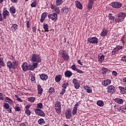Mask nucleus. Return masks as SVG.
Masks as SVG:
<instances>
[{"instance_id": "obj_1", "label": "nucleus", "mask_w": 126, "mask_h": 126, "mask_svg": "<svg viewBox=\"0 0 126 126\" xmlns=\"http://www.w3.org/2000/svg\"><path fill=\"white\" fill-rule=\"evenodd\" d=\"M12 62L11 61H8L7 63V66L9 69H16L17 66H18V61L14 60V58L12 57Z\"/></svg>"}, {"instance_id": "obj_2", "label": "nucleus", "mask_w": 126, "mask_h": 126, "mask_svg": "<svg viewBox=\"0 0 126 126\" xmlns=\"http://www.w3.org/2000/svg\"><path fill=\"white\" fill-rule=\"evenodd\" d=\"M126 18V13L121 12L118 13L116 17L115 18V22L116 23H120V22H123Z\"/></svg>"}, {"instance_id": "obj_3", "label": "nucleus", "mask_w": 126, "mask_h": 126, "mask_svg": "<svg viewBox=\"0 0 126 126\" xmlns=\"http://www.w3.org/2000/svg\"><path fill=\"white\" fill-rule=\"evenodd\" d=\"M60 55H61L62 57H63V61H67L68 60H69V56L68 55V53H66L65 51L61 50Z\"/></svg>"}, {"instance_id": "obj_4", "label": "nucleus", "mask_w": 126, "mask_h": 126, "mask_svg": "<svg viewBox=\"0 0 126 126\" xmlns=\"http://www.w3.org/2000/svg\"><path fill=\"white\" fill-rule=\"evenodd\" d=\"M32 61L34 62L41 63V58L39 55L34 54L32 56Z\"/></svg>"}, {"instance_id": "obj_5", "label": "nucleus", "mask_w": 126, "mask_h": 126, "mask_svg": "<svg viewBox=\"0 0 126 126\" xmlns=\"http://www.w3.org/2000/svg\"><path fill=\"white\" fill-rule=\"evenodd\" d=\"M88 42L90 44H98L99 40H98V38L96 37H92L88 39Z\"/></svg>"}, {"instance_id": "obj_6", "label": "nucleus", "mask_w": 126, "mask_h": 126, "mask_svg": "<svg viewBox=\"0 0 126 126\" xmlns=\"http://www.w3.org/2000/svg\"><path fill=\"white\" fill-rule=\"evenodd\" d=\"M50 8L54 10V11H55V13H56V14L58 15V14H60V13H61V10H60V8L59 7H58V6H57L55 4H51Z\"/></svg>"}, {"instance_id": "obj_7", "label": "nucleus", "mask_w": 126, "mask_h": 126, "mask_svg": "<svg viewBox=\"0 0 126 126\" xmlns=\"http://www.w3.org/2000/svg\"><path fill=\"white\" fill-rule=\"evenodd\" d=\"M22 68L23 71H27V70H31L30 64L28 65V64L26 62H25L22 64Z\"/></svg>"}, {"instance_id": "obj_8", "label": "nucleus", "mask_w": 126, "mask_h": 126, "mask_svg": "<svg viewBox=\"0 0 126 126\" xmlns=\"http://www.w3.org/2000/svg\"><path fill=\"white\" fill-rule=\"evenodd\" d=\"M48 17L49 19H51L54 21H57V20H58V15L56 13L49 14Z\"/></svg>"}, {"instance_id": "obj_9", "label": "nucleus", "mask_w": 126, "mask_h": 126, "mask_svg": "<svg viewBox=\"0 0 126 126\" xmlns=\"http://www.w3.org/2000/svg\"><path fill=\"white\" fill-rule=\"evenodd\" d=\"M111 4L114 8H121L122 5H123V4L118 1L112 2Z\"/></svg>"}, {"instance_id": "obj_10", "label": "nucleus", "mask_w": 126, "mask_h": 126, "mask_svg": "<svg viewBox=\"0 0 126 126\" xmlns=\"http://www.w3.org/2000/svg\"><path fill=\"white\" fill-rule=\"evenodd\" d=\"M9 14V12L7 11L6 9V7H4L3 9L2 15L3 16V19L5 20L6 19V17L8 16V15Z\"/></svg>"}, {"instance_id": "obj_11", "label": "nucleus", "mask_w": 126, "mask_h": 126, "mask_svg": "<svg viewBox=\"0 0 126 126\" xmlns=\"http://www.w3.org/2000/svg\"><path fill=\"white\" fill-rule=\"evenodd\" d=\"M34 112L36 114V115H38L40 117H45V113L41 109H34Z\"/></svg>"}, {"instance_id": "obj_12", "label": "nucleus", "mask_w": 126, "mask_h": 126, "mask_svg": "<svg viewBox=\"0 0 126 126\" xmlns=\"http://www.w3.org/2000/svg\"><path fill=\"white\" fill-rule=\"evenodd\" d=\"M107 92L108 93H110L111 94H113L114 92H116V88L113 85H110L108 87V91Z\"/></svg>"}, {"instance_id": "obj_13", "label": "nucleus", "mask_w": 126, "mask_h": 126, "mask_svg": "<svg viewBox=\"0 0 126 126\" xmlns=\"http://www.w3.org/2000/svg\"><path fill=\"white\" fill-rule=\"evenodd\" d=\"M3 107L4 109H6V110H7V112H9V113H11L12 110V107H10L9 106V104L7 103H4L3 105Z\"/></svg>"}, {"instance_id": "obj_14", "label": "nucleus", "mask_w": 126, "mask_h": 126, "mask_svg": "<svg viewBox=\"0 0 126 126\" xmlns=\"http://www.w3.org/2000/svg\"><path fill=\"white\" fill-rule=\"evenodd\" d=\"M65 116L66 119H70L71 117V109H68L66 110V111L65 112Z\"/></svg>"}, {"instance_id": "obj_15", "label": "nucleus", "mask_w": 126, "mask_h": 126, "mask_svg": "<svg viewBox=\"0 0 126 126\" xmlns=\"http://www.w3.org/2000/svg\"><path fill=\"white\" fill-rule=\"evenodd\" d=\"M75 6L78 9H82V4L78 0L75 1Z\"/></svg>"}, {"instance_id": "obj_16", "label": "nucleus", "mask_w": 126, "mask_h": 126, "mask_svg": "<svg viewBox=\"0 0 126 126\" xmlns=\"http://www.w3.org/2000/svg\"><path fill=\"white\" fill-rule=\"evenodd\" d=\"M47 17V13L46 12L43 13L41 15L40 22L43 23Z\"/></svg>"}, {"instance_id": "obj_17", "label": "nucleus", "mask_w": 126, "mask_h": 126, "mask_svg": "<svg viewBox=\"0 0 126 126\" xmlns=\"http://www.w3.org/2000/svg\"><path fill=\"white\" fill-rule=\"evenodd\" d=\"M108 18L109 19V20H111L110 23H112L114 22V21H115V20H116V18L115 17V16H113V14L111 13H109L108 14Z\"/></svg>"}, {"instance_id": "obj_18", "label": "nucleus", "mask_w": 126, "mask_h": 126, "mask_svg": "<svg viewBox=\"0 0 126 126\" xmlns=\"http://www.w3.org/2000/svg\"><path fill=\"white\" fill-rule=\"evenodd\" d=\"M30 66H31V70H34V69L37 68L38 66V62L33 63L32 65L30 64Z\"/></svg>"}, {"instance_id": "obj_19", "label": "nucleus", "mask_w": 126, "mask_h": 126, "mask_svg": "<svg viewBox=\"0 0 126 126\" xmlns=\"http://www.w3.org/2000/svg\"><path fill=\"white\" fill-rule=\"evenodd\" d=\"M111 83V80L107 79L104 80V82H102V85L104 86H107V85H110V84Z\"/></svg>"}, {"instance_id": "obj_20", "label": "nucleus", "mask_w": 126, "mask_h": 126, "mask_svg": "<svg viewBox=\"0 0 126 126\" xmlns=\"http://www.w3.org/2000/svg\"><path fill=\"white\" fill-rule=\"evenodd\" d=\"M62 10L64 13V14H67L68 13V11H69V9H68V7L65 6L62 8Z\"/></svg>"}, {"instance_id": "obj_21", "label": "nucleus", "mask_w": 126, "mask_h": 126, "mask_svg": "<svg viewBox=\"0 0 126 126\" xmlns=\"http://www.w3.org/2000/svg\"><path fill=\"white\" fill-rule=\"evenodd\" d=\"M98 61L100 63H102V62L104 61V60H105V56L103 54H100L98 57Z\"/></svg>"}, {"instance_id": "obj_22", "label": "nucleus", "mask_w": 126, "mask_h": 126, "mask_svg": "<svg viewBox=\"0 0 126 126\" xmlns=\"http://www.w3.org/2000/svg\"><path fill=\"white\" fill-rule=\"evenodd\" d=\"M115 102L118 103V104H123L124 103V100L120 98H116L114 99Z\"/></svg>"}, {"instance_id": "obj_23", "label": "nucleus", "mask_w": 126, "mask_h": 126, "mask_svg": "<svg viewBox=\"0 0 126 126\" xmlns=\"http://www.w3.org/2000/svg\"><path fill=\"white\" fill-rule=\"evenodd\" d=\"M63 0H56L55 5L57 6H60V5H62L63 4Z\"/></svg>"}, {"instance_id": "obj_24", "label": "nucleus", "mask_w": 126, "mask_h": 126, "mask_svg": "<svg viewBox=\"0 0 126 126\" xmlns=\"http://www.w3.org/2000/svg\"><path fill=\"white\" fill-rule=\"evenodd\" d=\"M18 26L16 24H13L12 27H11V30L12 32H15L18 29Z\"/></svg>"}, {"instance_id": "obj_25", "label": "nucleus", "mask_w": 126, "mask_h": 126, "mask_svg": "<svg viewBox=\"0 0 126 126\" xmlns=\"http://www.w3.org/2000/svg\"><path fill=\"white\" fill-rule=\"evenodd\" d=\"M9 10H10V13H11L12 14H14V13L16 12V9H15V7H14V6H11L9 8Z\"/></svg>"}, {"instance_id": "obj_26", "label": "nucleus", "mask_w": 126, "mask_h": 126, "mask_svg": "<svg viewBox=\"0 0 126 126\" xmlns=\"http://www.w3.org/2000/svg\"><path fill=\"white\" fill-rule=\"evenodd\" d=\"M40 77L42 80H47L48 79V75L45 74H41L40 75Z\"/></svg>"}, {"instance_id": "obj_27", "label": "nucleus", "mask_w": 126, "mask_h": 126, "mask_svg": "<svg viewBox=\"0 0 126 126\" xmlns=\"http://www.w3.org/2000/svg\"><path fill=\"white\" fill-rule=\"evenodd\" d=\"M72 75L71 71L68 70L65 72V76L66 77H70Z\"/></svg>"}, {"instance_id": "obj_28", "label": "nucleus", "mask_w": 126, "mask_h": 126, "mask_svg": "<svg viewBox=\"0 0 126 126\" xmlns=\"http://www.w3.org/2000/svg\"><path fill=\"white\" fill-rule=\"evenodd\" d=\"M119 89H120L121 93L122 94H126V88H123L122 86L119 87Z\"/></svg>"}, {"instance_id": "obj_29", "label": "nucleus", "mask_w": 126, "mask_h": 126, "mask_svg": "<svg viewBox=\"0 0 126 126\" xmlns=\"http://www.w3.org/2000/svg\"><path fill=\"white\" fill-rule=\"evenodd\" d=\"M37 91H38V94H39L41 95L43 92V89H42V87H41V85H38L37 86Z\"/></svg>"}, {"instance_id": "obj_30", "label": "nucleus", "mask_w": 126, "mask_h": 126, "mask_svg": "<svg viewBox=\"0 0 126 126\" xmlns=\"http://www.w3.org/2000/svg\"><path fill=\"white\" fill-rule=\"evenodd\" d=\"M62 75H56L55 77V81L56 82H60V81H61V80H62Z\"/></svg>"}, {"instance_id": "obj_31", "label": "nucleus", "mask_w": 126, "mask_h": 126, "mask_svg": "<svg viewBox=\"0 0 126 126\" xmlns=\"http://www.w3.org/2000/svg\"><path fill=\"white\" fill-rule=\"evenodd\" d=\"M43 28L45 31H53V30H49V26H48V25L47 24H44L43 25Z\"/></svg>"}, {"instance_id": "obj_32", "label": "nucleus", "mask_w": 126, "mask_h": 126, "mask_svg": "<svg viewBox=\"0 0 126 126\" xmlns=\"http://www.w3.org/2000/svg\"><path fill=\"white\" fill-rule=\"evenodd\" d=\"M0 65H1V66H5V63H4L3 58H0Z\"/></svg>"}, {"instance_id": "obj_33", "label": "nucleus", "mask_w": 126, "mask_h": 126, "mask_svg": "<svg viewBox=\"0 0 126 126\" xmlns=\"http://www.w3.org/2000/svg\"><path fill=\"white\" fill-rule=\"evenodd\" d=\"M77 113V107L76 106H74L72 110V114L73 116H74V115H76Z\"/></svg>"}, {"instance_id": "obj_34", "label": "nucleus", "mask_w": 126, "mask_h": 126, "mask_svg": "<svg viewBox=\"0 0 126 126\" xmlns=\"http://www.w3.org/2000/svg\"><path fill=\"white\" fill-rule=\"evenodd\" d=\"M5 100L6 102L9 103L10 104H12V103H13V100H12L11 99L9 98V97H6L5 98Z\"/></svg>"}, {"instance_id": "obj_35", "label": "nucleus", "mask_w": 126, "mask_h": 126, "mask_svg": "<svg viewBox=\"0 0 126 126\" xmlns=\"http://www.w3.org/2000/svg\"><path fill=\"white\" fill-rule=\"evenodd\" d=\"M97 105L100 106V107H103L104 106V102L102 100H98L97 102Z\"/></svg>"}, {"instance_id": "obj_36", "label": "nucleus", "mask_w": 126, "mask_h": 126, "mask_svg": "<svg viewBox=\"0 0 126 126\" xmlns=\"http://www.w3.org/2000/svg\"><path fill=\"white\" fill-rule=\"evenodd\" d=\"M107 71H108V69L104 67H102V72L103 75H106V73H107Z\"/></svg>"}, {"instance_id": "obj_37", "label": "nucleus", "mask_w": 126, "mask_h": 126, "mask_svg": "<svg viewBox=\"0 0 126 126\" xmlns=\"http://www.w3.org/2000/svg\"><path fill=\"white\" fill-rule=\"evenodd\" d=\"M38 123L39 125H43V124H45V120L43 118H41L38 120Z\"/></svg>"}, {"instance_id": "obj_38", "label": "nucleus", "mask_w": 126, "mask_h": 126, "mask_svg": "<svg viewBox=\"0 0 126 126\" xmlns=\"http://www.w3.org/2000/svg\"><path fill=\"white\" fill-rule=\"evenodd\" d=\"M56 108H62V106H61V102L57 100L56 101V104H55Z\"/></svg>"}, {"instance_id": "obj_39", "label": "nucleus", "mask_w": 126, "mask_h": 126, "mask_svg": "<svg viewBox=\"0 0 126 126\" xmlns=\"http://www.w3.org/2000/svg\"><path fill=\"white\" fill-rule=\"evenodd\" d=\"M55 110L58 114L62 113V107L55 108Z\"/></svg>"}, {"instance_id": "obj_40", "label": "nucleus", "mask_w": 126, "mask_h": 126, "mask_svg": "<svg viewBox=\"0 0 126 126\" xmlns=\"http://www.w3.org/2000/svg\"><path fill=\"white\" fill-rule=\"evenodd\" d=\"M36 6H37V2H36V1H33L31 4V7H36Z\"/></svg>"}, {"instance_id": "obj_41", "label": "nucleus", "mask_w": 126, "mask_h": 126, "mask_svg": "<svg viewBox=\"0 0 126 126\" xmlns=\"http://www.w3.org/2000/svg\"><path fill=\"white\" fill-rule=\"evenodd\" d=\"M123 49V46H117L114 49V51H120Z\"/></svg>"}, {"instance_id": "obj_42", "label": "nucleus", "mask_w": 126, "mask_h": 126, "mask_svg": "<svg viewBox=\"0 0 126 126\" xmlns=\"http://www.w3.org/2000/svg\"><path fill=\"white\" fill-rule=\"evenodd\" d=\"M49 93L52 94V93H55V89L53 87L50 88L48 91Z\"/></svg>"}, {"instance_id": "obj_43", "label": "nucleus", "mask_w": 126, "mask_h": 126, "mask_svg": "<svg viewBox=\"0 0 126 126\" xmlns=\"http://www.w3.org/2000/svg\"><path fill=\"white\" fill-rule=\"evenodd\" d=\"M85 89H86L88 93H91V89H90V87H88V86L85 87Z\"/></svg>"}, {"instance_id": "obj_44", "label": "nucleus", "mask_w": 126, "mask_h": 126, "mask_svg": "<svg viewBox=\"0 0 126 126\" xmlns=\"http://www.w3.org/2000/svg\"><path fill=\"white\" fill-rule=\"evenodd\" d=\"M25 113H26L27 116H28V117H29V116H30L31 115V111L29 109L26 110Z\"/></svg>"}, {"instance_id": "obj_45", "label": "nucleus", "mask_w": 126, "mask_h": 126, "mask_svg": "<svg viewBox=\"0 0 126 126\" xmlns=\"http://www.w3.org/2000/svg\"><path fill=\"white\" fill-rule=\"evenodd\" d=\"M93 6V3H89V4L88 5V10H90V9H92Z\"/></svg>"}, {"instance_id": "obj_46", "label": "nucleus", "mask_w": 126, "mask_h": 126, "mask_svg": "<svg viewBox=\"0 0 126 126\" xmlns=\"http://www.w3.org/2000/svg\"><path fill=\"white\" fill-rule=\"evenodd\" d=\"M28 101H29L30 102H31L32 103L34 102V101H35V98L33 97H28Z\"/></svg>"}, {"instance_id": "obj_47", "label": "nucleus", "mask_w": 126, "mask_h": 126, "mask_svg": "<svg viewBox=\"0 0 126 126\" xmlns=\"http://www.w3.org/2000/svg\"><path fill=\"white\" fill-rule=\"evenodd\" d=\"M14 109L16 112H20L21 111V109H20L19 106H15Z\"/></svg>"}, {"instance_id": "obj_48", "label": "nucleus", "mask_w": 126, "mask_h": 126, "mask_svg": "<svg viewBox=\"0 0 126 126\" xmlns=\"http://www.w3.org/2000/svg\"><path fill=\"white\" fill-rule=\"evenodd\" d=\"M71 69H72V70H74V71H76V70L78 69L76 68V66H75V64L72 65L71 66Z\"/></svg>"}, {"instance_id": "obj_49", "label": "nucleus", "mask_w": 126, "mask_h": 126, "mask_svg": "<svg viewBox=\"0 0 126 126\" xmlns=\"http://www.w3.org/2000/svg\"><path fill=\"white\" fill-rule=\"evenodd\" d=\"M68 83H65L62 85V87L64 88V89H66V86H68Z\"/></svg>"}, {"instance_id": "obj_50", "label": "nucleus", "mask_w": 126, "mask_h": 126, "mask_svg": "<svg viewBox=\"0 0 126 126\" xmlns=\"http://www.w3.org/2000/svg\"><path fill=\"white\" fill-rule=\"evenodd\" d=\"M74 87L76 89H78L79 88V87H80L79 83H77V84H75Z\"/></svg>"}, {"instance_id": "obj_51", "label": "nucleus", "mask_w": 126, "mask_h": 126, "mask_svg": "<svg viewBox=\"0 0 126 126\" xmlns=\"http://www.w3.org/2000/svg\"><path fill=\"white\" fill-rule=\"evenodd\" d=\"M100 35L101 37H105L106 35H108V33L107 32H101Z\"/></svg>"}, {"instance_id": "obj_52", "label": "nucleus", "mask_w": 126, "mask_h": 126, "mask_svg": "<svg viewBox=\"0 0 126 126\" xmlns=\"http://www.w3.org/2000/svg\"><path fill=\"white\" fill-rule=\"evenodd\" d=\"M37 108H39L40 109H42V108H43V104H42V103H38Z\"/></svg>"}, {"instance_id": "obj_53", "label": "nucleus", "mask_w": 126, "mask_h": 126, "mask_svg": "<svg viewBox=\"0 0 126 126\" xmlns=\"http://www.w3.org/2000/svg\"><path fill=\"white\" fill-rule=\"evenodd\" d=\"M72 82L74 85L78 83V81L76 80V79H73L72 80Z\"/></svg>"}, {"instance_id": "obj_54", "label": "nucleus", "mask_w": 126, "mask_h": 126, "mask_svg": "<svg viewBox=\"0 0 126 126\" xmlns=\"http://www.w3.org/2000/svg\"><path fill=\"white\" fill-rule=\"evenodd\" d=\"M76 71H77V72H78V73H80L81 74H82L83 73V71L81 70H79V69H77V70Z\"/></svg>"}, {"instance_id": "obj_55", "label": "nucleus", "mask_w": 126, "mask_h": 126, "mask_svg": "<svg viewBox=\"0 0 126 126\" xmlns=\"http://www.w3.org/2000/svg\"><path fill=\"white\" fill-rule=\"evenodd\" d=\"M26 26L27 28L30 27V22H29V21H27Z\"/></svg>"}, {"instance_id": "obj_56", "label": "nucleus", "mask_w": 126, "mask_h": 126, "mask_svg": "<svg viewBox=\"0 0 126 126\" xmlns=\"http://www.w3.org/2000/svg\"><path fill=\"white\" fill-rule=\"evenodd\" d=\"M65 90L63 89L62 92L60 93L61 95H63L65 93Z\"/></svg>"}, {"instance_id": "obj_57", "label": "nucleus", "mask_w": 126, "mask_h": 126, "mask_svg": "<svg viewBox=\"0 0 126 126\" xmlns=\"http://www.w3.org/2000/svg\"><path fill=\"white\" fill-rule=\"evenodd\" d=\"M31 80L33 82H35V81H36V80L35 79V77L34 76H32Z\"/></svg>"}, {"instance_id": "obj_58", "label": "nucleus", "mask_w": 126, "mask_h": 126, "mask_svg": "<svg viewBox=\"0 0 126 126\" xmlns=\"http://www.w3.org/2000/svg\"><path fill=\"white\" fill-rule=\"evenodd\" d=\"M13 3H17L18 2V0H10Z\"/></svg>"}, {"instance_id": "obj_59", "label": "nucleus", "mask_w": 126, "mask_h": 126, "mask_svg": "<svg viewBox=\"0 0 126 126\" xmlns=\"http://www.w3.org/2000/svg\"><path fill=\"white\" fill-rule=\"evenodd\" d=\"M77 63H79V64H80L81 65H83V64L81 63V60H78L77 61Z\"/></svg>"}, {"instance_id": "obj_60", "label": "nucleus", "mask_w": 126, "mask_h": 126, "mask_svg": "<svg viewBox=\"0 0 126 126\" xmlns=\"http://www.w3.org/2000/svg\"><path fill=\"white\" fill-rule=\"evenodd\" d=\"M122 60L123 62H126V56H124L122 58Z\"/></svg>"}, {"instance_id": "obj_61", "label": "nucleus", "mask_w": 126, "mask_h": 126, "mask_svg": "<svg viewBox=\"0 0 126 126\" xmlns=\"http://www.w3.org/2000/svg\"><path fill=\"white\" fill-rule=\"evenodd\" d=\"M25 108H26V110H29V109L30 108V105L28 104L26 105L25 107Z\"/></svg>"}, {"instance_id": "obj_62", "label": "nucleus", "mask_w": 126, "mask_h": 126, "mask_svg": "<svg viewBox=\"0 0 126 126\" xmlns=\"http://www.w3.org/2000/svg\"><path fill=\"white\" fill-rule=\"evenodd\" d=\"M113 75H115V76H117V75L118 74V73L116 71H113L112 72Z\"/></svg>"}, {"instance_id": "obj_63", "label": "nucleus", "mask_w": 126, "mask_h": 126, "mask_svg": "<svg viewBox=\"0 0 126 126\" xmlns=\"http://www.w3.org/2000/svg\"><path fill=\"white\" fill-rule=\"evenodd\" d=\"M116 52H117V51L113 50V51H112V55L114 56V55H115L116 54Z\"/></svg>"}, {"instance_id": "obj_64", "label": "nucleus", "mask_w": 126, "mask_h": 126, "mask_svg": "<svg viewBox=\"0 0 126 126\" xmlns=\"http://www.w3.org/2000/svg\"><path fill=\"white\" fill-rule=\"evenodd\" d=\"M95 0H89V3H94Z\"/></svg>"}]
</instances>
